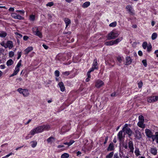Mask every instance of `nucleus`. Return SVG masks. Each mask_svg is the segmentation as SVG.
<instances>
[{"label":"nucleus","instance_id":"obj_41","mask_svg":"<svg viewBox=\"0 0 158 158\" xmlns=\"http://www.w3.org/2000/svg\"><path fill=\"white\" fill-rule=\"evenodd\" d=\"M137 132H138L139 136H137V135H136L135 136L136 137L137 139H139L141 138V133L140 132L138 131Z\"/></svg>","mask_w":158,"mask_h":158},{"label":"nucleus","instance_id":"obj_27","mask_svg":"<svg viewBox=\"0 0 158 158\" xmlns=\"http://www.w3.org/2000/svg\"><path fill=\"white\" fill-rule=\"evenodd\" d=\"M7 35V33L4 31H1L0 33V37H5Z\"/></svg>","mask_w":158,"mask_h":158},{"label":"nucleus","instance_id":"obj_11","mask_svg":"<svg viewBox=\"0 0 158 158\" xmlns=\"http://www.w3.org/2000/svg\"><path fill=\"white\" fill-rule=\"evenodd\" d=\"M126 62L125 64L126 65H129L131 64L132 62V60L130 56H127L126 58Z\"/></svg>","mask_w":158,"mask_h":158},{"label":"nucleus","instance_id":"obj_63","mask_svg":"<svg viewBox=\"0 0 158 158\" xmlns=\"http://www.w3.org/2000/svg\"><path fill=\"white\" fill-rule=\"evenodd\" d=\"M42 46L45 49H47L48 48V46L44 44H43Z\"/></svg>","mask_w":158,"mask_h":158},{"label":"nucleus","instance_id":"obj_56","mask_svg":"<svg viewBox=\"0 0 158 158\" xmlns=\"http://www.w3.org/2000/svg\"><path fill=\"white\" fill-rule=\"evenodd\" d=\"M28 38L29 37L27 35H24L23 37V40L25 41H27Z\"/></svg>","mask_w":158,"mask_h":158},{"label":"nucleus","instance_id":"obj_5","mask_svg":"<svg viewBox=\"0 0 158 158\" xmlns=\"http://www.w3.org/2000/svg\"><path fill=\"white\" fill-rule=\"evenodd\" d=\"M17 91L20 94H22L24 97H27L29 94V91L27 89H23L19 88L17 89Z\"/></svg>","mask_w":158,"mask_h":158},{"label":"nucleus","instance_id":"obj_25","mask_svg":"<svg viewBox=\"0 0 158 158\" xmlns=\"http://www.w3.org/2000/svg\"><path fill=\"white\" fill-rule=\"evenodd\" d=\"M13 63L14 62L12 60L10 59L7 61L6 64L7 66H9L12 65L13 64Z\"/></svg>","mask_w":158,"mask_h":158},{"label":"nucleus","instance_id":"obj_31","mask_svg":"<svg viewBox=\"0 0 158 158\" xmlns=\"http://www.w3.org/2000/svg\"><path fill=\"white\" fill-rule=\"evenodd\" d=\"M147 51L148 52H150L152 50V46L151 44L150 43L148 44V46L147 47Z\"/></svg>","mask_w":158,"mask_h":158},{"label":"nucleus","instance_id":"obj_64","mask_svg":"<svg viewBox=\"0 0 158 158\" xmlns=\"http://www.w3.org/2000/svg\"><path fill=\"white\" fill-rule=\"evenodd\" d=\"M114 158H119L117 153H115L114 156Z\"/></svg>","mask_w":158,"mask_h":158},{"label":"nucleus","instance_id":"obj_9","mask_svg":"<svg viewBox=\"0 0 158 158\" xmlns=\"http://www.w3.org/2000/svg\"><path fill=\"white\" fill-rule=\"evenodd\" d=\"M128 147L130 149V152L133 153L134 150V144L132 141L129 140L128 143Z\"/></svg>","mask_w":158,"mask_h":158},{"label":"nucleus","instance_id":"obj_54","mask_svg":"<svg viewBox=\"0 0 158 158\" xmlns=\"http://www.w3.org/2000/svg\"><path fill=\"white\" fill-rule=\"evenodd\" d=\"M123 39V38L122 37H119L118 38L116 39V40L117 41V43H118L120 41H121Z\"/></svg>","mask_w":158,"mask_h":158},{"label":"nucleus","instance_id":"obj_44","mask_svg":"<svg viewBox=\"0 0 158 158\" xmlns=\"http://www.w3.org/2000/svg\"><path fill=\"white\" fill-rule=\"evenodd\" d=\"M155 137L156 139V141L157 143H158V132H157L155 133Z\"/></svg>","mask_w":158,"mask_h":158},{"label":"nucleus","instance_id":"obj_28","mask_svg":"<svg viewBox=\"0 0 158 158\" xmlns=\"http://www.w3.org/2000/svg\"><path fill=\"white\" fill-rule=\"evenodd\" d=\"M55 140V138L52 136H51L47 139V141L48 143H52Z\"/></svg>","mask_w":158,"mask_h":158},{"label":"nucleus","instance_id":"obj_32","mask_svg":"<svg viewBox=\"0 0 158 158\" xmlns=\"http://www.w3.org/2000/svg\"><path fill=\"white\" fill-rule=\"evenodd\" d=\"M157 36V34L156 33H153L152 35L151 38L152 40L156 39Z\"/></svg>","mask_w":158,"mask_h":158},{"label":"nucleus","instance_id":"obj_39","mask_svg":"<svg viewBox=\"0 0 158 158\" xmlns=\"http://www.w3.org/2000/svg\"><path fill=\"white\" fill-rule=\"evenodd\" d=\"M20 70L19 68H17L15 67V70H14L13 72V73L16 75L18 72H19Z\"/></svg>","mask_w":158,"mask_h":158},{"label":"nucleus","instance_id":"obj_12","mask_svg":"<svg viewBox=\"0 0 158 158\" xmlns=\"http://www.w3.org/2000/svg\"><path fill=\"white\" fill-rule=\"evenodd\" d=\"M145 133L146 136L148 138H150L151 135L153 133L152 131L148 129H145Z\"/></svg>","mask_w":158,"mask_h":158},{"label":"nucleus","instance_id":"obj_14","mask_svg":"<svg viewBox=\"0 0 158 158\" xmlns=\"http://www.w3.org/2000/svg\"><path fill=\"white\" fill-rule=\"evenodd\" d=\"M64 21L66 24V28L71 23V21L70 19L67 18H65L64 19Z\"/></svg>","mask_w":158,"mask_h":158},{"label":"nucleus","instance_id":"obj_23","mask_svg":"<svg viewBox=\"0 0 158 158\" xmlns=\"http://www.w3.org/2000/svg\"><path fill=\"white\" fill-rule=\"evenodd\" d=\"M90 5V2H89L87 1L84 2L82 5V7L83 8H86L88 7Z\"/></svg>","mask_w":158,"mask_h":158},{"label":"nucleus","instance_id":"obj_59","mask_svg":"<svg viewBox=\"0 0 158 158\" xmlns=\"http://www.w3.org/2000/svg\"><path fill=\"white\" fill-rule=\"evenodd\" d=\"M117 60L120 63H121L122 62V59L121 57L120 56L118 57L117 58Z\"/></svg>","mask_w":158,"mask_h":158},{"label":"nucleus","instance_id":"obj_42","mask_svg":"<svg viewBox=\"0 0 158 158\" xmlns=\"http://www.w3.org/2000/svg\"><path fill=\"white\" fill-rule=\"evenodd\" d=\"M139 121L144 122V118L143 116L142 115H140L139 116Z\"/></svg>","mask_w":158,"mask_h":158},{"label":"nucleus","instance_id":"obj_37","mask_svg":"<svg viewBox=\"0 0 158 158\" xmlns=\"http://www.w3.org/2000/svg\"><path fill=\"white\" fill-rule=\"evenodd\" d=\"M117 25V22H114L112 23H111L110 24H109V26L110 27H114L116 26Z\"/></svg>","mask_w":158,"mask_h":158},{"label":"nucleus","instance_id":"obj_60","mask_svg":"<svg viewBox=\"0 0 158 158\" xmlns=\"http://www.w3.org/2000/svg\"><path fill=\"white\" fill-rule=\"evenodd\" d=\"M138 54L140 56H142L143 55V52L139 50L138 52Z\"/></svg>","mask_w":158,"mask_h":158},{"label":"nucleus","instance_id":"obj_15","mask_svg":"<svg viewBox=\"0 0 158 158\" xmlns=\"http://www.w3.org/2000/svg\"><path fill=\"white\" fill-rule=\"evenodd\" d=\"M58 85L62 92H64L65 90V87L63 82H61L59 83Z\"/></svg>","mask_w":158,"mask_h":158},{"label":"nucleus","instance_id":"obj_53","mask_svg":"<svg viewBox=\"0 0 158 158\" xmlns=\"http://www.w3.org/2000/svg\"><path fill=\"white\" fill-rule=\"evenodd\" d=\"M97 69L96 68L92 66V67L91 68L89 69V70L88 71H89V72L91 73V72L94 71L95 69Z\"/></svg>","mask_w":158,"mask_h":158},{"label":"nucleus","instance_id":"obj_38","mask_svg":"<svg viewBox=\"0 0 158 158\" xmlns=\"http://www.w3.org/2000/svg\"><path fill=\"white\" fill-rule=\"evenodd\" d=\"M114 155V152H111L106 156V158H112Z\"/></svg>","mask_w":158,"mask_h":158},{"label":"nucleus","instance_id":"obj_51","mask_svg":"<svg viewBox=\"0 0 158 158\" xmlns=\"http://www.w3.org/2000/svg\"><path fill=\"white\" fill-rule=\"evenodd\" d=\"M62 74L66 76H67L69 75L70 72L69 71H67L62 73Z\"/></svg>","mask_w":158,"mask_h":158},{"label":"nucleus","instance_id":"obj_24","mask_svg":"<svg viewBox=\"0 0 158 158\" xmlns=\"http://www.w3.org/2000/svg\"><path fill=\"white\" fill-rule=\"evenodd\" d=\"M71 32L70 31H64L63 32V34H68V35H66L67 38L68 39H69L71 36L69 35L71 34Z\"/></svg>","mask_w":158,"mask_h":158},{"label":"nucleus","instance_id":"obj_4","mask_svg":"<svg viewBox=\"0 0 158 158\" xmlns=\"http://www.w3.org/2000/svg\"><path fill=\"white\" fill-rule=\"evenodd\" d=\"M71 129V124L70 123H67V125L63 126L60 131V134H63L65 132L69 131Z\"/></svg>","mask_w":158,"mask_h":158},{"label":"nucleus","instance_id":"obj_6","mask_svg":"<svg viewBox=\"0 0 158 158\" xmlns=\"http://www.w3.org/2000/svg\"><path fill=\"white\" fill-rule=\"evenodd\" d=\"M95 86L98 89H99L104 85V82L100 79H98L95 81Z\"/></svg>","mask_w":158,"mask_h":158},{"label":"nucleus","instance_id":"obj_8","mask_svg":"<svg viewBox=\"0 0 158 158\" xmlns=\"http://www.w3.org/2000/svg\"><path fill=\"white\" fill-rule=\"evenodd\" d=\"M11 16L15 19H19V20H23L24 18L19 15H18L15 13H12Z\"/></svg>","mask_w":158,"mask_h":158},{"label":"nucleus","instance_id":"obj_16","mask_svg":"<svg viewBox=\"0 0 158 158\" xmlns=\"http://www.w3.org/2000/svg\"><path fill=\"white\" fill-rule=\"evenodd\" d=\"M150 151L154 155H156L157 154V149L156 148H151Z\"/></svg>","mask_w":158,"mask_h":158},{"label":"nucleus","instance_id":"obj_22","mask_svg":"<svg viewBox=\"0 0 158 158\" xmlns=\"http://www.w3.org/2000/svg\"><path fill=\"white\" fill-rule=\"evenodd\" d=\"M143 123L144 122L139 121L137 123V125L139 127L144 128L145 127V125L143 124Z\"/></svg>","mask_w":158,"mask_h":158},{"label":"nucleus","instance_id":"obj_55","mask_svg":"<svg viewBox=\"0 0 158 158\" xmlns=\"http://www.w3.org/2000/svg\"><path fill=\"white\" fill-rule=\"evenodd\" d=\"M117 95V94H116V93L115 92H114L113 93L111 94H110V96L112 97H115Z\"/></svg>","mask_w":158,"mask_h":158},{"label":"nucleus","instance_id":"obj_58","mask_svg":"<svg viewBox=\"0 0 158 158\" xmlns=\"http://www.w3.org/2000/svg\"><path fill=\"white\" fill-rule=\"evenodd\" d=\"M0 44L2 46L4 47L5 48H6V44L3 41Z\"/></svg>","mask_w":158,"mask_h":158},{"label":"nucleus","instance_id":"obj_10","mask_svg":"<svg viewBox=\"0 0 158 158\" xmlns=\"http://www.w3.org/2000/svg\"><path fill=\"white\" fill-rule=\"evenodd\" d=\"M33 48L32 47L30 46L24 50V54L25 55H27L30 52L32 51Z\"/></svg>","mask_w":158,"mask_h":158},{"label":"nucleus","instance_id":"obj_30","mask_svg":"<svg viewBox=\"0 0 158 158\" xmlns=\"http://www.w3.org/2000/svg\"><path fill=\"white\" fill-rule=\"evenodd\" d=\"M69 157V154L68 153H65L61 155V158H68Z\"/></svg>","mask_w":158,"mask_h":158},{"label":"nucleus","instance_id":"obj_17","mask_svg":"<svg viewBox=\"0 0 158 158\" xmlns=\"http://www.w3.org/2000/svg\"><path fill=\"white\" fill-rule=\"evenodd\" d=\"M114 144L113 142L110 143L107 148V150L108 151H112L114 150Z\"/></svg>","mask_w":158,"mask_h":158},{"label":"nucleus","instance_id":"obj_29","mask_svg":"<svg viewBox=\"0 0 158 158\" xmlns=\"http://www.w3.org/2000/svg\"><path fill=\"white\" fill-rule=\"evenodd\" d=\"M31 146L33 148L35 147L37 144V142L36 141H33L31 142Z\"/></svg>","mask_w":158,"mask_h":158},{"label":"nucleus","instance_id":"obj_1","mask_svg":"<svg viewBox=\"0 0 158 158\" xmlns=\"http://www.w3.org/2000/svg\"><path fill=\"white\" fill-rule=\"evenodd\" d=\"M118 32L115 30H113L108 34L107 38L109 40L114 39L119 35Z\"/></svg>","mask_w":158,"mask_h":158},{"label":"nucleus","instance_id":"obj_19","mask_svg":"<svg viewBox=\"0 0 158 158\" xmlns=\"http://www.w3.org/2000/svg\"><path fill=\"white\" fill-rule=\"evenodd\" d=\"M155 96L150 97L148 98V102L150 103L155 102Z\"/></svg>","mask_w":158,"mask_h":158},{"label":"nucleus","instance_id":"obj_40","mask_svg":"<svg viewBox=\"0 0 158 158\" xmlns=\"http://www.w3.org/2000/svg\"><path fill=\"white\" fill-rule=\"evenodd\" d=\"M135 153L136 156H138L140 155L139 151V149H136L135 151Z\"/></svg>","mask_w":158,"mask_h":158},{"label":"nucleus","instance_id":"obj_47","mask_svg":"<svg viewBox=\"0 0 158 158\" xmlns=\"http://www.w3.org/2000/svg\"><path fill=\"white\" fill-rule=\"evenodd\" d=\"M14 53L13 52L11 51L9 53V57H12L14 56Z\"/></svg>","mask_w":158,"mask_h":158},{"label":"nucleus","instance_id":"obj_34","mask_svg":"<svg viewBox=\"0 0 158 158\" xmlns=\"http://www.w3.org/2000/svg\"><path fill=\"white\" fill-rule=\"evenodd\" d=\"M126 132L127 134L132 133V131L130 128L127 127L125 129Z\"/></svg>","mask_w":158,"mask_h":158},{"label":"nucleus","instance_id":"obj_43","mask_svg":"<svg viewBox=\"0 0 158 158\" xmlns=\"http://www.w3.org/2000/svg\"><path fill=\"white\" fill-rule=\"evenodd\" d=\"M16 12L21 15H23L25 13V11L23 10H16Z\"/></svg>","mask_w":158,"mask_h":158},{"label":"nucleus","instance_id":"obj_3","mask_svg":"<svg viewBox=\"0 0 158 158\" xmlns=\"http://www.w3.org/2000/svg\"><path fill=\"white\" fill-rule=\"evenodd\" d=\"M42 127L41 126H38L31 130L30 132V134L34 135L35 134L40 133L43 132Z\"/></svg>","mask_w":158,"mask_h":158},{"label":"nucleus","instance_id":"obj_18","mask_svg":"<svg viewBox=\"0 0 158 158\" xmlns=\"http://www.w3.org/2000/svg\"><path fill=\"white\" fill-rule=\"evenodd\" d=\"M43 127L42 129L43 131H48L50 128V126L48 124H47L46 125H43L41 126Z\"/></svg>","mask_w":158,"mask_h":158},{"label":"nucleus","instance_id":"obj_35","mask_svg":"<svg viewBox=\"0 0 158 158\" xmlns=\"http://www.w3.org/2000/svg\"><path fill=\"white\" fill-rule=\"evenodd\" d=\"M22 60H20L19 62L18 63L16 66L15 67L17 68H19V67L21 66H22Z\"/></svg>","mask_w":158,"mask_h":158},{"label":"nucleus","instance_id":"obj_62","mask_svg":"<svg viewBox=\"0 0 158 158\" xmlns=\"http://www.w3.org/2000/svg\"><path fill=\"white\" fill-rule=\"evenodd\" d=\"M108 136H106V138L105 139V141L104 142V144H105L107 143V140H108Z\"/></svg>","mask_w":158,"mask_h":158},{"label":"nucleus","instance_id":"obj_13","mask_svg":"<svg viewBox=\"0 0 158 158\" xmlns=\"http://www.w3.org/2000/svg\"><path fill=\"white\" fill-rule=\"evenodd\" d=\"M13 44L12 41H8L6 44V48H8L10 49H11L13 47Z\"/></svg>","mask_w":158,"mask_h":158},{"label":"nucleus","instance_id":"obj_61","mask_svg":"<svg viewBox=\"0 0 158 158\" xmlns=\"http://www.w3.org/2000/svg\"><path fill=\"white\" fill-rule=\"evenodd\" d=\"M87 77L88 78H91V75L90 73L88 71L87 73Z\"/></svg>","mask_w":158,"mask_h":158},{"label":"nucleus","instance_id":"obj_52","mask_svg":"<svg viewBox=\"0 0 158 158\" xmlns=\"http://www.w3.org/2000/svg\"><path fill=\"white\" fill-rule=\"evenodd\" d=\"M12 155H14V154L12 153V152H10V153H9V154L3 157L2 158H7L9 156H10Z\"/></svg>","mask_w":158,"mask_h":158},{"label":"nucleus","instance_id":"obj_49","mask_svg":"<svg viewBox=\"0 0 158 158\" xmlns=\"http://www.w3.org/2000/svg\"><path fill=\"white\" fill-rule=\"evenodd\" d=\"M55 76L56 77H58L60 76V72L58 70H56L55 72Z\"/></svg>","mask_w":158,"mask_h":158},{"label":"nucleus","instance_id":"obj_57","mask_svg":"<svg viewBox=\"0 0 158 158\" xmlns=\"http://www.w3.org/2000/svg\"><path fill=\"white\" fill-rule=\"evenodd\" d=\"M74 141L73 140H71L69 142V146H70L74 142Z\"/></svg>","mask_w":158,"mask_h":158},{"label":"nucleus","instance_id":"obj_36","mask_svg":"<svg viewBox=\"0 0 158 158\" xmlns=\"http://www.w3.org/2000/svg\"><path fill=\"white\" fill-rule=\"evenodd\" d=\"M142 46L143 48L144 49H145L148 46L147 42L146 41L143 42L142 44Z\"/></svg>","mask_w":158,"mask_h":158},{"label":"nucleus","instance_id":"obj_7","mask_svg":"<svg viewBox=\"0 0 158 158\" xmlns=\"http://www.w3.org/2000/svg\"><path fill=\"white\" fill-rule=\"evenodd\" d=\"M126 9L130 15H134V10L131 6L130 5H127L126 7Z\"/></svg>","mask_w":158,"mask_h":158},{"label":"nucleus","instance_id":"obj_46","mask_svg":"<svg viewBox=\"0 0 158 158\" xmlns=\"http://www.w3.org/2000/svg\"><path fill=\"white\" fill-rule=\"evenodd\" d=\"M54 5V3L53 2H48L46 6H47L51 7Z\"/></svg>","mask_w":158,"mask_h":158},{"label":"nucleus","instance_id":"obj_26","mask_svg":"<svg viewBox=\"0 0 158 158\" xmlns=\"http://www.w3.org/2000/svg\"><path fill=\"white\" fill-rule=\"evenodd\" d=\"M35 15L31 14L29 16V19L31 21H34L35 20Z\"/></svg>","mask_w":158,"mask_h":158},{"label":"nucleus","instance_id":"obj_33","mask_svg":"<svg viewBox=\"0 0 158 158\" xmlns=\"http://www.w3.org/2000/svg\"><path fill=\"white\" fill-rule=\"evenodd\" d=\"M105 44L107 46H110L113 45L112 40L110 41H106L105 42Z\"/></svg>","mask_w":158,"mask_h":158},{"label":"nucleus","instance_id":"obj_45","mask_svg":"<svg viewBox=\"0 0 158 158\" xmlns=\"http://www.w3.org/2000/svg\"><path fill=\"white\" fill-rule=\"evenodd\" d=\"M22 54V52H17V55H18V57H17V59L18 60L21 57Z\"/></svg>","mask_w":158,"mask_h":158},{"label":"nucleus","instance_id":"obj_48","mask_svg":"<svg viewBox=\"0 0 158 158\" xmlns=\"http://www.w3.org/2000/svg\"><path fill=\"white\" fill-rule=\"evenodd\" d=\"M142 63H143L144 66L145 67L147 66V61L146 60H143L142 61Z\"/></svg>","mask_w":158,"mask_h":158},{"label":"nucleus","instance_id":"obj_50","mask_svg":"<svg viewBox=\"0 0 158 158\" xmlns=\"http://www.w3.org/2000/svg\"><path fill=\"white\" fill-rule=\"evenodd\" d=\"M138 87L140 88L142 87L143 85V83L141 81H140L138 84Z\"/></svg>","mask_w":158,"mask_h":158},{"label":"nucleus","instance_id":"obj_2","mask_svg":"<svg viewBox=\"0 0 158 158\" xmlns=\"http://www.w3.org/2000/svg\"><path fill=\"white\" fill-rule=\"evenodd\" d=\"M42 29H40L38 27H35L32 28V31L34 35L39 37L40 38L43 37V35L41 32Z\"/></svg>","mask_w":158,"mask_h":158},{"label":"nucleus","instance_id":"obj_20","mask_svg":"<svg viewBox=\"0 0 158 158\" xmlns=\"http://www.w3.org/2000/svg\"><path fill=\"white\" fill-rule=\"evenodd\" d=\"M123 130L120 131L118 134V138L119 141H121L123 138Z\"/></svg>","mask_w":158,"mask_h":158},{"label":"nucleus","instance_id":"obj_21","mask_svg":"<svg viewBox=\"0 0 158 158\" xmlns=\"http://www.w3.org/2000/svg\"><path fill=\"white\" fill-rule=\"evenodd\" d=\"M92 66L96 68V69H98V63L97 62V60L96 59H94L92 64Z\"/></svg>","mask_w":158,"mask_h":158}]
</instances>
